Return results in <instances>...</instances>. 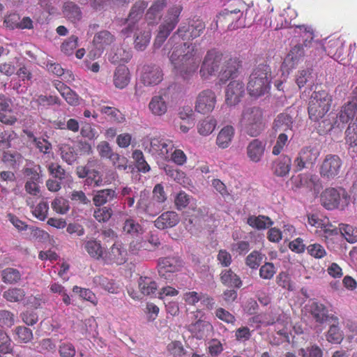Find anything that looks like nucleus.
<instances>
[{
	"label": "nucleus",
	"instance_id": "obj_1",
	"mask_svg": "<svg viewBox=\"0 0 357 357\" xmlns=\"http://www.w3.org/2000/svg\"><path fill=\"white\" fill-rule=\"evenodd\" d=\"M204 29V23L199 20L182 23L165 46L164 50H168L167 55L174 72L184 79H190L197 73L202 52L192 43H175L176 36L183 40H193L199 37Z\"/></svg>",
	"mask_w": 357,
	"mask_h": 357
},
{
	"label": "nucleus",
	"instance_id": "obj_2",
	"mask_svg": "<svg viewBox=\"0 0 357 357\" xmlns=\"http://www.w3.org/2000/svg\"><path fill=\"white\" fill-rule=\"evenodd\" d=\"M229 3L217 16L216 24L227 26L232 31L245 27L257 17L253 3H247L244 0H223Z\"/></svg>",
	"mask_w": 357,
	"mask_h": 357
},
{
	"label": "nucleus",
	"instance_id": "obj_3",
	"mask_svg": "<svg viewBox=\"0 0 357 357\" xmlns=\"http://www.w3.org/2000/svg\"><path fill=\"white\" fill-rule=\"evenodd\" d=\"M357 103L348 102L341 107L333 120L331 128H342L346 124L345 142L349 149L357 152Z\"/></svg>",
	"mask_w": 357,
	"mask_h": 357
},
{
	"label": "nucleus",
	"instance_id": "obj_4",
	"mask_svg": "<svg viewBox=\"0 0 357 357\" xmlns=\"http://www.w3.org/2000/svg\"><path fill=\"white\" fill-rule=\"evenodd\" d=\"M296 33H303L305 37V46L314 48V56H320L325 52L330 57L338 61L342 59L344 52V42L339 39H331L323 44L321 42L314 40L313 30L310 26L299 25L296 29Z\"/></svg>",
	"mask_w": 357,
	"mask_h": 357
},
{
	"label": "nucleus",
	"instance_id": "obj_5",
	"mask_svg": "<svg viewBox=\"0 0 357 357\" xmlns=\"http://www.w3.org/2000/svg\"><path fill=\"white\" fill-rule=\"evenodd\" d=\"M271 68L266 64H259L249 77L247 91L253 98L268 93L271 89Z\"/></svg>",
	"mask_w": 357,
	"mask_h": 357
},
{
	"label": "nucleus",
	"instance_id": "obj_6",
	"mask_svg": "<svg viewBox=\"0 0 357 357\" xmlns=\"http://www.w3.org/2000/svg\"><path fill=\"white\" fill-rule=\"evenodd\" d=\"M182 10L183 7L180 4H174L168 8L154 40L153 45L155 48H160L175 29L179 22Z\"/></svg>",
	"mask_w": 357,
	"mask_h": 357
},
{
	"label": "nucleus",
	"instance_id": "obj_7",
	"mask_svg": "<svg viewBox=\"0 0 357 357\" xmlns=\"http://www.w3.org/2000/svg\"><path fill=\"white\" fill-rule=\"evenodd\" d=\"M298 26L291 27L289 33H293L294 37L301 38L303 43H298L291 47L289 52L287 54L284 59L282 65V69L284 72L289 73V70L295 68L298 64L303 61L305 55L314 56V49L306 47L305 46V37L303 33H296L295 29Z\"/></svg>",
	"mask_w": 357,
	"mask_h": 357
},
{
	"label": "nucleus",
	"instance_id": "obj_8",
	"mask_svg": "<svg viewBox=\"0 0 357 357\" xmlns=\"http://www.w3.org/2000/svg\"><path fill=\"white\" fill-rule=\"evenodd\" d=\"M239 123L248 135L258 136L264 129L262 110L257 107L244 108Z\"/></svg>",
	"mask_w": 357,
	"mask_h": 357
},
{
	"label": "nucleus",
	"instance_id": "obj_9",
	"mask_svg": "<svg viewBox=\"0 0 357 357\" xmlns=\"http://www.w3.org/2000/svg\"><path fill=\"white\" fill-rule=\"evenodd\" d=\"M331 103L332 96L326 91H314L309 101L310 119L314 121L322 119L329 111Z\"/></svg>",
	"mask_w": 357,
	"mask_h": 357
},
{
	"label": "nucleus",
	"instance_id": "obj_10",
	"mask_svg": "<svg viewBox=\"0 0 357 357\" xmlns=\"http://www.w3.org/2000/svg\"><path fill=\"white\" fill-rule=\"evenodd\" d=\"M350 196L342 188H326L321 195L322 206L327 210L340 208L343 210L348 206Z\"/></svg>",
	"mask_w": 357,
	"mask_h": 357
},
{
	"label": "nucleus",
	"instance_id": "obj_11",
	"mask_svg": "<svg viewBox=\"0 0 357 357\" xmlns=\"http://www.w3.org/2000/svg\"><path fill=\"white\" fill-rule=\"evenodd\" d=\"M145 151L149 153L155 158L169 160V152L173 149V142L167 139L153 137L143 142Z\"/></svg>",
	"mask_w": 357,
	"mask_h": 357
},
{
	"label": "nucleus",
	"instance_id": "obj_12",
	"mask_svg": "<svg viewBox=\"0 0 357 357\" xmlns=\"http://www.w3.org/2000/svg\"><path fill=\"white\" fill-rule=\"evenodd\" d=\"M222 55L213 49L207 51L200 66L199 75L204 79L216 75L220 73Z\"/></svg>",
	"mask_w": 357,
	"mask_h": 357
},
{
	"label": "nucleus",
	"instance_id": "obj_13",
	"mask_svg": "<svg viewBox=\"0 0 357 357\" xmlns=\"http://www.w3.org/2000/svg\"><path fill=\"white\" fill-rule=\"evenodd\" d=\"M135 208L136 213L142 218L155 217L163 210V207L159 206V204L150 197L146 190L139 192Z\"/></svg>",
	"mask_w": 357,
	"mask_h": 357
},
{
	"label": "nucleus",
	"instance_id": "obj_14",
	"mask_svg": "<svg viewBox=\"0 0 357 357\" xmlns=\"http://www.w3.org/2000/svg\"><path fill=\"white\" fill-rule=\"evenodd\" d=\"M146 7L147 3L144 1H137L134 4L129 13L128 17L126 19V26L122 29L121 31L124 36H130L135 26L145 22L142 20V15Z\"/></svg>",
	"mask_w": 357,
	"mask_h": 357
},
{
	"label": "nucleus",
	"instance_id": "obj_15",
	"mask_svg": "<svg viewBox=\"0 0 357 357\" xmlns=\"http://www.w3.org/2000/svg\"><path fill=\"white\" fill-rule=\"evenodd\" d=\"M319 154L320 151L316 146H307L303 147L294 160L295 171L299 172L305 168L312 167L315 164Z\"/></svg>",
	"mask_w": 357,
	"mask_h": 357
},
{
	"label": "nucleus",
	"instance_id": "obj_16",
	"mask_svg": "<svg viewBox=\"0 0 357 357\" xmlns=\"http://www.w3.org/2000/svg\"><path fill=\"white\" fill-rule=\"evenodd\" d=\"M342 162L337 155H327L323 160L320 168V175L327 179H333L340 172Z\"/></svg>",
	"mask_w": 357,
	"mask_h": 357
},
{
	"label": "nucleus",
	"instance_id": "obj_17",
	"mask_svg": "<svg viewBox=\"0 0 357 357\" xmlns=\"http://www.w3.org/2000/svg\"><path fill=\"white\" fill-rule=\"evenodd\" d=\"M134 36V47L137 51H144L149 45L151 38L150 24L143 22L137 24L131 33Z\"/></svg>",
	"mask_w": 357,
	"mask_h": 357
},
{
	"label": "nucleus",
	"instance_id": "obj_18",
	"mask_svg": "<svg viewBox=\"0 0 357 357\" xmlns=\"http://www.w3.org/2000/svg\"><path fill=\"white\" fill-rule=\"evenodd\" d=\"M215 104L216 96L215 92L210 89H206L198 94L195 108L197 112L206 114L214 109Z\"/></svg>",
	"mask_w": 357,
	"mask_h": 357
},
{
	"label": "nucleus",
	"instance_id": "obj_19",
	"mask_svg": "<svg viewBox=\"0 0 357 357\" xmlns=\"http://www.w3.org/2000/svg\"><path fill=\"white\" fill-rule=\"evenodd\" d=\"M244 94V83L239 79L232 80L225 89V103L229 106H235L241 102Z\"/></svg>",
	"mask_w": 357,
	"mask_h": 357
},
{
	"label": "nucleus",
	"instance_id": "obj_20",
	"mask_svg": "<svg viewBox=\"0 0 357 357\" xmlns=\"http://www.w3.org/2000/svg\"><path fill=\"white\" fill-rule=\"evenodd\" d=\"M292 189L296 191L305 188L309 191H318L320 185V181L318 176L311 174H301L295 178H291Z\"/></svg>",
	"mask_w": 357,
	"mask_h": 357
},
{
	"label": "nucleus",
	"instance_id": "obj_21",
	"mask_svg": "<svg viewBox=\"0 0 357 357\" xmlns=\"http://www.w3.org/2000/svg\"><path fill=\"white\" fill-rule=\"evenodd\" d=\"M183 261L178 257H163L158 260V273L161 278L170 280V275L167 273H175L181 271L183 267Z\"/></svg>",
	"mask_w": 357,
	"mask_h": 357
},
{
	"label": "nucleus",
	"instance_id": "obj_22",
	"mask_svg": "<svg viewBox=\"0 0 357 357\" xmlns=\"http://www.w3.org/2000/svg\"><path fill=\"white\" fill-rule=\"evenodd\" d=\"M163 79L162 70L157 65H144L142 68L141 80L146 86H155Z\"/></svg>",
	"mask_w": 357,
	"mask_h": 357
},
{
	"label": "nucleus",
	"instance_id": "obj_23",
	"mask_svg": "<svg viewBox=\"0 0 357 357\" xmlns=\"http://www.w3.org/2000/svg\"><path fill=\"white\" fill-rule=\"evenodd\" d=\"M102 259L107 264H124L127 260V250L121 242H116L104 253Z\"/></svg>",
	"mask_w": 357,
	"mask_h": 357
},
{
	"label": "nucleus",
	"instance_id": "obj_24",
	"mask_svg": "<svg viewBox=\"0 0 357 357\" xmlns=\"http://www.w3.org/2000/svg\"><path fill=\"white\" fill-rule=\"evenodd\" d=\"M307 222L312 227L321 229L326 237L338 234L337 228L333 226L326 217H323L317 213L309 214L307 215Z\"/></svg>",
	"mask_w": 357,
	"mask_h": 357
},
{
	"label": "nucleus",
	"instance_id": "obj_25",
	"mask_svg": "<svg viewBox=\"0 0 357 357\" xmlns=\"http://www.w3.org/2000/svg\"><path fill=\"white\" fill-rule=\"evenodd\" d=\"M309 310L313 319L317 323L323 324L329 320L337 323L338 317L333 314H330L328 308L321 303L312 301L309 305Z\"/></svg>",
	"mask_w": 357,
	"mask_h": 357
},
{
	"label": "nucleus",
	"instance_id": "obj_26",
	"mask_svg": "<svg viewBox=\"0 0 357 357\" xmlns=\"http://www.w3.org/2000/svg\"><path fill=\"white\" fill-rule=\"evenodd\" d=\"M266 142L259 139H254L247 146V155L253 162H260L265 153Z\"/></svg>",
	"mask_w": 357,
	"mask_h": 357
},
{
	"label": "nucleus",
	"instance_id": "obj_27",
	"mask_svg": "<svg viewBox=\"0 0 357 357\" xmlns=\"http://www.w3.org/2000/svg\"><path fill=\"white\" fill-rule=\"evenodd\" d=\"M212 328V325L208 321L200 319L187 326L192 336L197 340H203L207 337Z\"/></svg>",
	"mask_w": 357,
	"mask_h": 357
},
{
	"label": "nucleus",
	"instance_id": "obj_28",
	"mask_svg": "<svg viewBox=\"0 0 357 357\" xmlns=\"http://www.w3.org/2000/svg\"><path fill=\"white\" fill-rule=\"evenodd\" d=\"M132 57V50L123 46L113 48L108 56V60L113 64L128 63Z\"/></svg>",
	"mask_w": 357,
	"mask_h": 357
},
{
	"label": "nucleus",
	"instance_id": "obj_29",
	"mask_svg": "<svg viewBox=\"0 0 357 357\" xmlns=\"http://www.w3.org/2000/svg\"><path fill=\"white\" fill-rule=\"evenodd\" d=\"M292 126V117L288 114L282 113L278 114L274 120L273 128L276 132H280V133L293 135Z\"/></svg>",
	"mask_w": 357,
	"mask_h": 357
},
{
	"label": "nucleus",
	"instance_id": "obj_30",
	"mask_svg": "<svg viewBox=\"0 0 357 357\" xmlns=\"http://www.w3.org/2000/svg\"><path fill=\"white\" fill-rule=\"evenodd\" d=\"M166 5L167 0H155L146 14V23L149 24H158L161 19L162 11Z\"/></svg>",
	"mask_w": 357,
	"mask_h": 357
},
{
	"label": "nucleus",
	"instance_id": "obj_31",
	"mask_svg": "<svg viewBox=\"0 0 357 357\" xmlns=\"http://www.w3.org/2000/svg\"><path fill=\"white\" fill-rule=\"evenodd\" d=\"M178 222L179 217L176 212L166 211L155 220L154 225L159 229H165L176 226Z\"/></svg>",
	"mask_w": 357,
	"mask_h": 357
},
{
	"label": "nucleus",
	"instance_id": "obj_32",
	"mask_svg": "<svg viewBox=\"0 0 357 357\" xmlns=\"http://www.w3.org/2000/svg\"><path fill=\"white\" fill-rule=\"evenodd\" d=\"M148 108L153 116H162L167 112L168 103L163 96L155 95L151 98Z\"/></svg>",
	"mask_w": 357,
	"mask_h": 357
},
{
	"label": "nucleus",
	"instance_id": "obj_33",
	"mask_svg": "<svg viewBox=\"0 0 357 357\" xmlns=\"http://www.w3.org/2000/svg\"><path fill=\"white\" fill-rule=\"evenodd\" d=\"M114 40V36L108 31H100L94 36L93 42L98 51V56L101 55L104 49L111 45Z\"/></svg>",
	"mask_w": 357,
	"mask_h": 357
},
{
	"label": "nucleus",
	"instance_id": "obj_34",
	"mask_svg": "<svg viewBox=\"0 0 357 357\" xmlns=\"http://www.w3.org/2000/svg\"><path fill=\"white\" fill-rule=\"evenodd\" d=\"M239 64L236 59H229L224 62L219 73L220 80L226 82L229 78L234 77L237 73Z\"/></svg>",
	"mask_w": 357,
	"mask_h": 357
},
{
	"label": "nucleus",
	"instance_id": "obj_35",
	"mask_svg": "<svg viewBox=\"0 0 357 357\" xmlns=\"http://www.w3.org/2000/svg\"><path fill=\"white\" fill-rule=\"evenodd\" d=\"M84 248L90 257L94 259L102 258L103 248L100 241L93 238H86L84 241Z\"/></svg>",
	"mask_w": 357,
	"mask_h": 357
},
{
	"label": "nucleus",
	"instance_id": "obj_36",
	"mask_svg": "<svg viewBox=\"0 0 357 357\" xmlns=\"http://www.w3.org/2000/svg\"><path fill=\"white\" fill-rule=\"evenodd\" d=\"M116 197L117 193L115 190L109 188L100 190L94 194L93 202L96 206H102Z\"/></svg>",
	"mask_w": 357,
	"mask_h": 357
},
{
	"label": "nucleus",
	"instance_id": "obj_37",
	"mask_svg": "<svg viewBox=\"0 0 357 357\" xmlns=\"http://www.w3.org/2000/svg\"><path fill=\"white\" fill-rule=\"evenodd\" d=\"M291 167V158L288 155H282L275 161L273 170L276 176L283 177L289 174Z\"/></svg>",
	"mask_w": 357,
	"mask_h": 357
},
{
	"label": "nucleus",
	"instance_id": "obj_38",
	"mask_svg": "<svg viewBox=\"0 0 357 357\" xmlns=\"http://www.w3.org/2000/svg\"><path fill=\"white\" fill-rule=\"evenodd\" d=\"M246 222L251 227L258 230H264L273 225V221L269 217L262 215H249Z\"/></svg>",
	"mask_w": 357,
	"mask_h": 357
},
{
	"label": "nucleus",
	"instance_id": "obj_39",
	"mask_svg": "<svg viewBox=\"0 0 357 357\" xmlns=\"http://www.w3.org/2000/svg\"><path fill=\"white\" fill-rule=\"evenodd\" d=\"M130 82L129 69L124 65H119L114 75V84L116 87L123 89Z\"/></svg>",
	"mask_w": 357,
	"mask_h": 357
},
{
	"label": "nucleus",
	"instance_id": "obj_40",
	"mask_svg": "<svg viewBox=\"0 0 357 357\" xmlns=\"http://www.w3.org/2000/svg\"><path fill=\"white\" fill-rule=\"evenodd\" d=\"M220 281L229 287L240 288L242 286L240 277L231 269H225L221 272Z\"/></svg>",
	"mask_w": 357,
	"mask_h": 357
},
{
	"label": "nucleus",
	"instance_id": "obj_41",
	"mask_svg": "<svg viewBox=\"0 0 357 357\" xmlns=\"http://www.w3.org/2000/svg\"><path fill=\"white\" fill-rule=\"evenodd\" d=\"M234 135V128L231 126L223 127L219 132L217 139V145L222 149L227 148Z\"/></svg>",
	"mask_w": 357,
	"mask_h": 357
},
{
	"label": "nucleus",
	"instance_id": "obj_42",
	"mask_svg": "<svg viewBox=\"0 0 357 357\" xmlns=\"http://www.w3.org/2000/svg\"><path fill=\"white\" fill-rule=\"evenodd\" d=\"M54 86L68 104L76 105L79 103L77 95L63 82L56 81Z\"/></svg>",
	"mask_w": 357,
	"mask_h": 357
},
{
	"label": "nucleus",
	"instance_id": "obj_43",
	"mask_svg": "<svg viewBox=\"0 0 357 357\" xmlns=\"http://www.w3.org/2000/svg\"><path fill=\"white\" fill-rule=\"evenodd\" d=\"M338 324L339 320L337 321V323L334 322L331 324L326 333V339L331 344H340L344 339V333L340 328Z\"/></svg>",
	"mask_w": 357,
	"mask_h": 357
},
{
	"label": "nucleus",
	"instance_id": "obj_44",
	"mask_svg": "<svg viewBox=\"0 0 357 357\" xmlns=\"http://www.w3.org/2000/svg\"><path fill=\"white\" fill-rule=\"evenodd\" d=\"M93 285L94 287L102 289L109 293L118 294L119 287L112 280L103 276H96L93 279Z\"/></svg>",
	"mask_w": 357,
	"mask_h": 357
},
{
	"label": "nucleus",
	"instance_id": "obj_45",
	"mask_svg": "<svg viewBox=\"0 0 357 357\" xmlns=\"http://www.w3.org/2000/svg\"><path fill=\"white\" fill-rule=\"evenodd\" d=\"M139 289L144 296L154 294L158 289L156 282L149 277H140L138 280Z\"/></svg>",
	"mask_w": 357,
	"mask_h": 357
},
{
	"label": "nucleus",
	"instance_id": "obj_46",
	"mask_svg": "<svg viewBox=\"0 0 357 357\" xmlns=\"http://www.w3.org/2000/svg\"><path fill=\"white\" fill-rule=\"evenodd\" d=\"M22 172L26 180L40 181L42 179V167L39 165L34 164L33 162L26 165L23 168Z\"/></svg>",
	"mask_w": 357,
	"mask_h": 357
},
{
	"label": "nucleus",
	"instance_id": "obj_47",
	"mask_svg": "<svg viewBox=\"0 0 357 357\" xmlns=\"http://www.w3.org/2000/svg\"><path fill=\"white\" fill-rule=\"evenodd\" d=\"M123 231L126 234L132 237H137L143 234V228L140 224L132 218L126 220L123 224Z\"/></svg>",
	"mask_w": 357,
	"mask_h": 357
},
{
	"label": "nucleus",
	"instance_id": "obj_48",
	"mask_svg": "<svg viewBox=\"0 0 357 357\" xmlns=\"http://www.w3.org/2000/svg\"><path fill=\"white\" fill-rule=\"evenodd\" d=\"M137 195L138 192L135 187L124 186L121 189L120 196L124 201V204L129 208L133 207L135 202V197Z\"/></svg>",
	"mask_w": 357,
	"mask_h": 357
},
{
	"label": "nucleus",
	"instance_id": "obj_49",
	"mask_svg": "<svg viewBox=\"0 0 357 357\" xmlns=\"http://www.w3.org/2000/svg\"><path fill=\"white\" fill-rule=\"evenodd\" d=\"M216 125V120L213 117L205 118L200 121L197 125L198 132L203 136L209 135L213 132Z\"/></svg>",
	"mask_w": 357,
	"mask_h": 357
},
{
	"label": "nucleus",
	"instance_id": "obj_50",
	"mask_svg": "<svg viewBox=\"0 0 357 357\" xmlns=\"http://www.w3.org/2000/svg\"><path fill=\"white\" fill-rule=\"evenodd\" d=\"M3 297L9 302L19 303L25 297V291L21 288H10L5 291Z\"/></svg>",
	"mask_w": 357,
	"mask_h": 357
},
{
	"label": "nucleus",
	"instance_id": "obj_51",
	"mask_svg": "<svg viewBox=\"0 0 357 357\" xmlns=\"http://www.w3.org/2000/svg\"><path fill=\"white\" fill-rule=\"evenodd\" d=\"M93 211L94 218L99 222H107L112 216L113 211L111 206H96Z\"/></svg>",
	"mask_w": 357,
	"mask_h": 357
},
{
	"label": "nucleus",
	"instance_id": "obj_52",
	"mask_svg": "<svg viewBox=\"0 0 357 357\" xmlns=\"http://www.w3.org/2000/svg\"><path fill=\"white\" fill-rule=\"evenodd\" d=\"M22 277L20 272L13 268H6L1 271V278L3 282L13 284L17 282Z\"/></svg>",
	"mask_w": 357,
	"mask_h": 357
},
{
	"label": "nucleus",
	"instance_id": "obj_53",
	"mask_svg": "<svg viewBox=\"0 0 357 357\" xmlns=\"http://www.w3.org/2000/svg\"><path fill=\"white\" fill-rule=\"evenodd\" d=\"M338 232L340 231L344 238L349 243L357 241V228L349 225L340 224Z\"/></svg>",
	"mask_w": 357,
	"mask_h": 357
},
{
	"label": "nucleus",
	"instance_id": "obj_54",
	"mask_svg": "<svg viewBox=\"0 0 357 357\" xmlns=\"http://www.w3.org/2000/svg\"><path fill=\"white\" fill-rule=\"evenodd\" d=\"M14 338L19 342L27 343L33 339L32 331L25 326H17L14 329Z\"/></svg>",
	"mask_w": 357,
	"mask_h": 357
},
{
	"label": "nucleus",
	"instance_id": "obj_55",
	"mask_svg": "<svg viewBox=\"0 0 357 357\" xmlns=\"http://www.w3.org/2000/svg\"><path fill=\"white\" fill-rule=\"evenodd\" d=\"M52 208L58 214H66L70 210L69 202L63 197H56L52 202Z\"/></svg>",
	"mask_w": 357,
	"mask_h": 357
},
{
	"label": "nucleus",
	"instance_id": "obj_56",
	"mask_svg": "<svg viewBox=\"0 0 357 357\" xmlns=\"http://www.w3.org/2000/svg\"><path fill=\"white\" fill-rule=\"evenodd\" d=\"M132 158L135 160L136 167L139 172L146 173L150 171V166L145 160L142 151L140 150H135L132 152Z\"/></svg>",
	"mask_w": 357,
	"mask_h": 357
},
{
	"label": "nucleus",
	"instance_id": "obj_57",
	"mask_svg": "<svg viewBox=\"0 0 357 357\" xmlns=\"http://www.w3.org/2000/svg\"><path fill=\"white\" fill-rule=\"evenodd\" d=\"M64 15L70 20H78L81 17L79 8L73 2H67L63 7Z\"/></svg>",
	"mask_w": 357,
	"mask_h": 357
},
{
	"label": "nucleus",
	"instance_id": "obj_58",
	"mask_svg": "<svg viewBox=\"0 0 357 357\" xmlns=\"http://www.w3.org/2000/svg\"><path fill=\"white\" fill-rule=\"evenodd\" d=\"M33 215L39 220H45L48 215L49 204L47 202H40L36 206H31Z\"/></svg>",
	"mask_w": 357,
	"mask_h": 357
},
{
	"label": "nucleus",
	"instance_id": "obj_59",
	"mask_svg": "<svg viewBox=\"0 0 357 357\" xmlns=\"http://www.w3.org/2000/svg\"><path fill=\"white\" fill-rule=\"evenodd\" d=\"M47 169L51 178L63 181L65 178L66 171L61 167L60 165L55 162H50L47 165Z\"/></svg>",
	"mask_w": 357,
	"mask_h": 357
},
{
	"label": "nucleus",
	"instance_id": "obj_60",
	"mask_svg": "<svg viewBox=\"0 0 357 357\" xmlns=\"http://www.w3.org/2000/svg\"><path fill=\"white\" fill-rule=\"evenodd\" d=\"M42 182V179L40 181L26 180L24 183L26 192L33 197L40 196L41 190L40 183Z\"/></svg>",
	"mask_w": 357,
	"mask_h": 357
},
{
	"label": "nucleus",
	"instance_id": "obj_61",
	"mask_svg": "<svg viewBox=\"0 0 357 357\" xmlns=\"http://www.w3.org/2000/svg\"><path fill=\"white\" fill-rule=\"evenodd\" d=\"M298 86L301 89L307 84H312L313 82L312 76V70H302L298 72L296 79Z\"/></svg>",
	"mask_w": 357,
	"mask_h": 357
},
{
	"label": "nucleus",
	"instance_id": "obj_62",
	"mask_svg": "<svg viewBox=\"0 0 357 357\" xmlns=\"http://www.w3.org/2000/svg\"><path fill=\"white\" fill-rule=\"evenodd\" d=\"M156 204H159V206L164 208V204L167 200V195L165 192L164 188L162 184H157L153 190V196L151 197Z\"/></svg>",
	"mask_w": 357,
	"mask_h": 357
},
{
	"label": "nucleus",
	"instance_id": "obj_63",
	"mask_svg": "<svg viewBox=\"0 0 357 357\" xmlns=\"http://www.w3.org/2000/svg\"><path fill=\"white\" fill-rule=\"evenodd\" d=\"M40 153L49 156L52 154V146L47 139L39 137L33 144Z\"/></svg>",
	"mask_w": 357,
	"mask_h": 357
},
{
	"label": "nucleus",
	"instance_id": "obj_64",
	"mask_svg": "<svg viewBox=\"0 0 357 357\" xmlns=\"http://www.w3.org/2000/svg\"><path fill=\"white\" fill-rule=\"evenodd\" d=\"M298 354L302 357H323V351L316 344L301 349Z\"/></svg>",
	"mask_w": 357,
	"mask_h": 357
}]
</instances>
